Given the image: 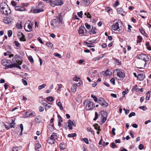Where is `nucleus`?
Wrapping results in <instances>:
<instances>
[{"label": "nucleus", "mask_w": 151, "mask_h": 151, "mask_svg": "<svg viewBox=\"0 0 151 151\" xmlns=\"http://www.w3.org/2000/svg\"><path fill=\"white\" fill-rule=\"evenodd\" d=\"M0 9L1 13L6 15L11 13V11L8 6L5 2H3L1 4Z\"/></svg>", "instance_id": "obj_1"}, {"label": "nucleus", "mask_w": 151, "mask_h": 151, "mask_svg": "<svg viewBox=\"0 0 151 151\" xmlns=\"http://www.w3.org/2000/svg\"><path fill=\"white\" fill-rule=\"evenodd\" d=\"M113 75L114 77L119 80V79L118 78H122L125 77L124 73L118 69H116L114 71Z\"/></svg>", "instance_id": "obj_2"}, {"label": "nucleus", "mask_w": 151, "mask_h": 151, "mask_svg": "<svg viewBox=\"0 0 151 151\" xmlns=\"http://www.w3.org/2000/svg\"><path fill=\"white\" fill-rule=\"evenodd\" d=\"M58 137L56 134L55 133L53 132L51 135L50 137H49L47 140V142L50 144H54L55 142V138L57 139Z\"/></svg>", "instance_id": "obj_3"}, {"label": "nucleus", "mask_w": 151, "mask_h": 151, "mask_svg": "<svg viewBox=\"0 0 151 151\" xmlns=\"http://www.w3.org/2000/svg\"><path fill=\"white\" fill-rule=\"evenodd\" d=\"M62 23V22L57 18L52 19L50 22L51 25L54 28L58 27Z\"/></svg>", "instance_id": "obj_4"}, {"label": "nucleus", "mask_w": 151, "mask_h": 151, "mask_svg": "<svg viewBox=\"0 0 151 151\" xmlns=\"http://www.w3.org/2000/svg\"><path fill=\"white\" fill-rule=\"evenodd\" d=\"M137 58L139 59H141L144 60L145 63H144V67H145L146 64V62L149 61V58L147 55L144 54H141L139 55Z\"/></svg>", "instance_id": "obj_5"}, {"label": "nucleus", "mask_w": 151, "mask_h": 151, "mask_svg": "<svg viewBox=\"0 0 151 151\" xmlns=\"http://www.w3.org/2000/svg\"><path fill=\"white\" fill-rule=\"evenodd\" d=\"M12 61L14 63H16L19 65H21L22 63L20 57L17 55H15L13 58Z\"/></svg>", "instance_id": "obj_6"}, {"label": "nucleus", "mask_w": 151, "mask_h": 151, "mask_svg": "<svg viewBox=\"0 0 151 151\" xmlns=\"http://www.w3.org/2000/svg\"><path fill=\"white\" fill-rule=\"evenodd\" d=\"M98 103L101 106L106 107L108 106L109 104L102 98H100L98 101Z\"/></svg>", "instance_id": "obj_7"}, {"label": "nucleus", "mask_w": 151, "mask_h": 151, "mask_svg": "<svg viewBox=\"0 0 151 151\" xmlns=\"http://www.w3.org/2000/svg\"><path fill=\"white\" fill-rule=\"evenodd\" d=\"M95 105L93 103L90 101H88L86 104V109L87 110H91L95 108Z\"/></svg>", "instance_id": "obj_8"}, {"label": "nucleus", "mask_w": 151, "mask_h": 151, "mask_svg": "<svg viewBox=\"0 0 151 151\" xmlns=\"http://www.w3.org/2000/svg\"><path fill=\"white\" fill-rule=\"evenodd\" d=\"M42 4H39L35 8H34L32 10L34 13H37L41 12H42L44 11V10L41 8H39V7L41 5H42Z\"/></svg>", "instance_id": "obj_9"}, {"label": "nucleus", "mask_w": 151, "mask_h": 151, "mask_svg": "<svg viewBox=\"0 0 151 151\" xmlns=\"http://www.w3.org/2000/svg\"><path fill=\"white\" fill-rule=\"evenodd\" d=\"M118 22L114 23L111 27V30L112 32L116 31H119V27Z\"/></svg>", "instance_id": "obj_10"}, {"label": "nucleus", "mask_w": 151, "mask_h": 151, "mask_svg": "<svg viewBox=\"0 0 151 151\" xmlns=\"http://www.w3.org/2000/svg\"><path fill=\"white\" fill-rule=\"evenodd\" d=\"M9 61V60H7L6 59H4L2 60L1 63L3 65L6 66V67L7 68H9V66L10 65H9L8 64Z\"/></svg>", "instance_id": "obj_11"}, {"label": "nucleus", "mask_w": 151, "mask_h": 151, "mask_svg": "<svg viewBox=\"0 0 151 151\" xmlns=\"http://www.w3.org/2000/svg\"><path fill=\"white\" fill-rule=\"evenodd\" d=\"M101 114L102 116L103 117L102 122V123H104L107 119V113L104 111H101Z\"/></svg>", "instance_id": "obj_12"}, {"label": "nucleus", "mask_w": 151, "mask_h": 151, "mask_svg": "<svg viewBox=\"0 0 151 151\" xmlns=\"http://www.w3.org/2000/svg\"><path fill=\"white\" fill-rule=\"evenodd\" d=\"M24 28L26 31L28 32H30L32 30V23H30L27 25V27L25 25Z\"/></svg>", "instance_id": "obj_13"}, {"label": "nucleus", "mask_w": 151, "mask_h": 151, "mask_svg": "<svg viewBox=\"0 0 151 151\" xmlns=\"http://www.w3.org/2000/svg\"><path fill=\"white\" fill-rule=\"evenodd\" d=\"M86 32V29L84 26H81L79 28L78 32L80 35H83Z\"/></svg>", "instance_id": "obj_14"}, {"label": "nucleus", "mask_w": 151, "mask_h": 151, "mask_svg": "<svg viewBox=\"0 0 151 151\" xmlns=\"http://www.w3.org/2000/svg\"><path fill=\"white\" fill-rule=\"evenodd\" d=\"M15 9L16 10L19 12H23L25 10V9L24 6H15Z\"/></svg>", "instance_id": "obj_15"}, {"label": "nucleus", "mask_w": 151, "mask_h": 151, "mask_svg": "<svg viewBox=\"0 0 151 151\" xmlns=\"http://www.w3.org/2000/svg\"><path fill=\"white\" fill-rule=\"evenodd\" d=\"M117 12L120 14L122 16H124L126 15V12L123 11V9L121 8H118L117 9Z\"/></svg>", "instance_id": "obj_16"}, {"label": "nucleus", "mask_w": 151, "mask_h": 151, "mask_svg": "<svg viewBox=\"0 0 151 151\" xmlns=\"http://www.w3.org/2000/svg\"><path fill=\"white\" fill-rule=\"evenodd\" d=\"M74 126L75 127L76 126V125L74 124L73 121H71L70 120H69L68 121V122L67 126L70 129L72 130L73 129L72 126Z\"/></svg>", "instance_id": "obj_17"}, {"label": "nucleus", "mask_w": 151, "mask_h": 151, "mask_svg": "<svg viewBox=\"0 0 151 151\" xmlns=\"http://www.w3.org/2000/svg\"><path fill=\"white\" fill-rule=\"evenodd\" d=\"M91 0H83L82 1L81 4L84 6H87L90 3Z\"/></svg>", "instance_id": "obj_18"}, {"label": "nucleus", "mask_w": 151, "mask_h": 151, "mask_svg": "<svg viewBox=\"0 0 151 151\" xmlns=\"http://www.w3.org/2000/svg\"><path fill=\"white\" fill-rule=\"evenodd\" d=\"M13 67L17 68L20 69H21V67L18 65L16 63L10 65V66L9 67V68H13Z\"/></svg>", "instance_id": "obj_19"}, {"label": "nucleus", "mask_w": 151, "mask_h": 151, "mask_svg": "<svg viewBox=\"0 0 151 151\" xmlns=\"http://www.w3.org/2000/svg\"><path fill=\"white\" fill-rule=\"evenodd\" d=\"M77 85L76 84H75L71 88V91L74 93L76 91Z\"/></svg>", "instance_id": "obj_20"}, {"label": "nucleus", "mask_w": 151, "mask_h": 151, "mask_svg": "<svg viewBox=\"0 0 151 151\" xmlns=\"http://www.w3.org/2000/svg\"><path fill=\"white\" fill-rule=\"evenodd\" d=\"M145 76L143 74H140L138 75L137 77V79L138 80L142 81L144 79Z\"/></svg>", "instance_id": "obj_21"}, {"label": "nucleus", "mask_w": 151, "mask_h": 151, "mask_svg": "<svg viewBox=\"0 0 151 151\" xmlns=\"http://www.w3.org/2000/svg\"><path fill=\"white\" fill-rule=\"evenodd\" d=\"M84 43L87 47H94L95 46V45L94 44H91L90 43H88V42L86 41L84 42Z\"/></svg>", "instance_id": "obj_22"}, {"label": "nucleus", "mask_w": 151, "mask_h": 151, "mask_svg": "<svg viewBox=\"0 0 151 151\" xmlns=\"http://www.w3.org/2000/svg\"><path fill=\"white\" fill-rule=\"evenodd\" d=\"M96 28L95 27H92V28L91 29V30L89 31V33L90 34L92 35L96 33L95 31Z\"/></svg>", "instance_id": "obj_23"}, {"label": "nucleus", "mask_w": 151, "mask_h": 151, "mask_svg": "<svg viewBox=\"0 0 151 151\" xmlns=\"http://www.w3.org/2000/svg\"><path fill=\"white\" fill-rule=\"evenodd\" d=\"M63 4V2L61 0H57L56 1L55 4L57 6L61 5Z\"/></svg>", "instance_id": "obj_24"}, {"label": "nucleus", "mask_w": 151, "mask_h": 151, "mask_svg": "<svg viewBox=\"0 0 151 151\" xmlns=\"http://www.w3.org/2000/svg\"><path fill=\"white\" fill-rule=\"evenodd\" d=\"M104 54H102L101 55H100L99 57L94 58L92 60L94 61H96L97 60H99L103 58L104 57Z\"/></svg>", "instance_id": "obj_25"}, {"label": "nucleus", "mask_w": 151, "mask_h": 151, "mask_svg": "<svg viewBox=\"0 0 151 151\" xmlns=\"http://www.w3.org/2000/svg\"><path fill=\"white\" fill-rule=\"evenodd\" d=\"M60 149L61 150H64L66 148V146L65 144L60 143L59 145Z\"/></svg>", "instance_id": "obj_26"}, {"label": "nucleus", "mask_w": 151, "mask_h": 151, "mask_svg": "<svg viewBox=\"0 0 151 151\" xmlns=\"http://www.w3.org/2000/svg\"><path fill=\"white\" fill-rule=\"evenodd\" d=\"M41 147V145L39 143V142L36 141V144L35 145V150H37V148L39 149Z\"/></svg>", "instance_id": "obj_27"}, {"label": "nucleus", "mask_w": 151, "mask_h": 151, "mask_svg": "<svg viewBox=\"0 0 151 151\" xmlns=\"http://www.w3.org/2000/svg\"><path fill=\"white\" fill-rule=\"evenodd\" d=\"M150 96V92L149 91H147L146 94V99L147 100H149Z\"/></svg>", "instance_id": "obj_28"}, {"label": "nucleus", "mask_w": 151, "mask_h": 151, "mask_svg": "<svg viewBox=\"0 0 151 151\" xmlns=\"http://www.w3.org/2000/svg\"><path fill=\"white\" fill-rule=\"evenodd\" d=\"M111 74L112 73L108 69L106 70L105 72V74L106 75V76H110L111 75Z\"/></svg>", "instance_id": "obj_29"}, {"label": "nucleus", "mask_w": 151, "mask_h": 151, "mask_svg": "<svg viewBox=\"0 0 151 151\" xmlns=\"http://www.w3.org/2000/svg\"><path fill=\"white\" fill-rule=\"evenodd\" d=\"M56 18L60 20L62 22V13H60L58 14V16H57Z\"/></svg>", "instance_id": "obj_30"}, {"label": "nucleus", "mask_w": 151, "mask_h": 151, "mask_svg": "<svg viewBox=\"0 0 151 151\" xmlns=\"http://www.w3.org/2000/svg\"><path fill=\"white\" fill-rule=\"evenodd\" d=\"M137 38L138 40L137 41V43H139L142 42V37L140 36H138L137 37Z\"/></svg>", "instance_id": "obj_31"}, {"label": "nucleus", "mask_w": 151, "mask_h": 151, "mask_svg": "<svg viewBox=\"0 0 151 151\" xmlns=\"http://www.w3.org/2000/svg\"><path fill=\"white\" fill-rule=\"evenodd\" d=\"M140 32L143 35L145 36V37H147L146 34V33L145 31L142 29V28H140L139 29Z\"/></svg>", "instance_id": "obj_32"}, {"label": "nucleus", "mask_w": 151, "mask_h": 151, "mask_svg": "<svg viewBox=\"0 0 151 151\" xmlns=\"http://www.w3.org/2000/svg\"><path fill=\"white\" fill-rule=\"evenodd\" d=\"M21 35H22V37L20 38V40L21 41H26V39L25 38L24 35L22 33H21Z\"/></svg>", "instance_id": "obj_33"}, {"label": "nucleus", "mask_w": 151, "mask_h": 151, "mask_svg": "<svg viewBox=\"0 0 151 151\" xmlns=\"http://www.w3.org/2000/svg\"><path fill=\"white\" fill-rule=\"evenodd\" d=\"M47 100L50 101H53L54 99L53 98L52 96H49L46 98Z\"/></svg>", "instance_id": "obj_34"}, {"label": "nucleus", "mask_w": 151, "mask_h": 151, "mask_svg": "<svg viewBox=\"0 0 151 151\" xmlns=\"http://www.w3.org/2000/svg\"><path fill=\"white\" fill-rule=\"evenodd\" d=\"M95 129L96 130H98L99 131H100L101 130V129H100V127H99L98 124H96L93 125Z\"/></svg>", "instance_id": "obj_35"}, {"label": "nucleus", "mask_w": 151, "mask_h": 151, "mask_svg": "<svg viewBox=\"0 0 151 151\" xmlns=\"http://www.w3.org/2000/svg\"><path fill=\"white\" fill-rule=\"evenodd\" d=\"M57 105L60 107V109L62 110L63 109V107L62 106L61 103L60 102H59L57 104Z\"/></svg>", "instance_id": "obj_36"}, {"label": "nucleus", "mask_w": 151, "mask_h": 151, "mask_svg": "<svg viewBox=\"0 0 151 151\" xmlns=\"http://www.w3.org/2000/svg\"><path fill=\"white\" fill-rule=\"evenodd\" d=\"M46 86V84L45 83H43L42 85L39 86H38V89L41 90L42 88H45Z\"/></svg>", "instance_id": "obj_37"}, {"label": "nucleus", "mask_w": 151, "mask_h": 151, "mask_svg": "<svg viewBox=\"0 0 151 151\" xmlns=\"http://www.w3.org/2000/svg\"><path fill=\"white\" fill-rule=\"evenodd\" d=\"M76 136V134L75 133H74L71 134H69L68 135V137H75Z\"/></svg>", "instance_id": "obj_38"}, {"label": "nucleus", "mask_w": 151, "mask_h": 151, "mask_svg": "<svg viewBox=\"0 0 151 151\" xmlns=\"http://www.w3.org/2000/svg\"><path fill=\"white\" fill-rule=\"evenodd\" d=\"M46 44V45L52 48L53 46V44L50 42H47Z\"/></svg>", "instance_id": "obj_39"}, {"label": "nucleus", "mask_w": 151, "mask_h": 151, "mask_svg": "<svg viewBox=\"0 0 151 151\" xmlns=\"http://www.w3.org/2000/svg\"><path fill=\"white\" fill-rule=\"evenodd\" d=\"M28 59L29 61L31 63H33L34 62V60L31 55H29L28 57Z\"/></svg>", "instance_id": "obj_40"}, {"label": "nucleus", "mask_w": 151, "mask_h": 151, "mask_svg": "<svg viewBox=\"0 0 151 151\" xmlns=\"http://www.w3.org/2000/svg\"><path fill=\"white\" fill-rule=\"evenodd\" d=\"M81 140L84 141L86 144H88L89 142L88 139L87 138H84L81 139Z\"/></svg>", "instance_id": "obj_41"}, {"label": "nucleus", "mask_w": 151, "mask_h": 151, "mask_svg": "<svg viewBox=\"0 0 151 151\" xmlns=\"http://www.w3.org/2000/svg\"><path fill=\"white\" fill-rule=\"evenodd\" d=\"M114 60L115 62V63L117 65H119L121 64V62H120L118 60L116 59H114Z\"/></svg>", "instance_id": "obj_42"}, {"label": "nucleus", "mask_w": 151, "mask_h": 151, "mask_svg": "<svg viewBox=\"0 0 151 151\" xmlns=\"http://www.w3.org/2000/svg\"><path fill=\"white\" fill-rule=\"evenodd\" d=\"M128 92V90L127 89H126L125 90L123 91L122 92V94L123 96H125Z\"/></svg>", "instance_id": "obj_43"}, {"label": "nucleus", "mask_w": 151, "mask_h": 151, "mask_svg": "<svg viewBox=\"0 0 151 151\" xmlns=\"http://www.w3.org/2000/svg\"><path fill=\"white\" fill-rule=\"evenodd\" d=\"M77 14L78 16H79V17L80 18H81L82 17V15H83V12L82 11H81L80 12H78L77 13Z\"/></svg>", "instance_id": "obj_44"}, {"label": "nucleus", "mask_w": 151, "mask_h": 151, "mask_svg": "<svg viewBox=\"0 0 151 151\" xmlns=\"http://www.w3.org/2000/svg\"><path fill=\"white\" fill-rule=\"evenodd\" d=\"M137 85H135L133 87L132 90L133 91V90H134L135 91H137L138 90L139 88H137Z\"/></svg>", "instance_id": "obj_45"}, {"label": "nucleus", "mask_w": 151, "mask_h": 151, "mask_svg": "<svg viewBox=\"0 0 151 151\" xmlns=\"http://www.w3.org/2000/svg\"><path fill=\"white\" fill-rule=\"evenodd\" d=\"M110 81L112 84L114 85L115 84V79L114 78H113L111 79Z\"/></svg>", "instance_id": "obj_46"}, {"label": "nucleus", "mask_w": 151, "mask_h": 151, "mask_svg": "<svg viewBox=\"0 0 151 151\" xmlns=\"http://www.w3.org/2000/svg\"><path fill=\"white\" fill-rule=\"evenodd\" d=\"M22 82L23 84L25 86H27V83L26 81L25 80L23 79H22Z\"/></svg>", "instance_id": "obj_47"}, {"label": "nucleus", "mask_w": 151, "mask_h": 151, "mask_svg": "<svg viewBox=\"0 0 151 151\" xmlns=\"http://www.w3.org/2000/svg\"><path fill=\"white\" fill-rule=\"evenodd\" d=\"M85 15L87 16V17L88 18H91V16L88 12H86L85 13Z\"/></svg>", "instance_id": "obj_48"}, {"label": "nucleus", "mask_w": 151, "mask_h": 151, "mask_svg": "<svg viewBox=\"0 0 151 151\" xmlns=\"http://www.w3.org/2000/svg\"><path fill=\"white\" fill-rule=\"evenodd\" d=\"M51 107V106L50 105H48L47 104L45 105V110H47L49 109Z\"/></svg>", "instance_id": "obj_49"}, {"label": "nucleus", "mask_w": 151, "mask_h": 151, "mask_svg": "<svg viewBox=\"0 0 151 151\" xmlns=\"http://www.w3.org/2000/svg\"><path fill=\"white\" fill-rule=\"evenodd\" d=\"M135 113L134 112H131L129 115V117H131L132 116H134L135 115Z\"/></svg>", "instance_id": "obj_50"}, {"label": "nucleus", "mask_w": 151, "mask_h": 151, "mask_svg": "<svg viewBox=\"0 0 151 151\" xmlns=\"http://www.w3.org/2000/svg\"><path fill=\"white\" fill-rule=\"evenodd\" d=\"M58 122H63V120L62 117L59 115H58Z\"/></svg>", "instance_id": "obj_51"}, {"label": "nucleus", "mask_w": 151, "mask_h": 151, "mask_svg": "<svg viewBox=\"0 0 151 151\" xmlns=\"http://www.w3.org/2000/svg\"><path fill=\"white\" fill-rule=\"evenodd\" d=\"M12 34V32L11 30H9L8 31V35L9 37L11 36Z\"/></svg>", "instance_id": "obj_52"}, {"label": "nucleus", "mask_w": 151, "mask_h": 151, "mask_svg": "<svg viewBox=\"0 0 151 151\" xmlns=\"http://www.w3.org/2000/svg\"><path fill=\"white\" fill-rule=\"evenodd\" d=\"M98 118V114L96 112H95V117L93 119L94 121H96Z\"/></svg>", "instance_id": "obj_53"}, {"label": "nucleus", "mask_w": 151, "mask_h": 151, "mask_svg": "<svg viewBox=\"0 0 151 151\" xmlns=\"http://www.w3.org/2000/svg\"><path fill=\"white\" fill-rule=\"evenodd\" d=\"M85 26H86V28L88 29H90L91 27L90 25L88 23H86L85 24Z\"/></svg>", "instance_id": "obj_54"}, {"label": "nucleus", "mask_w": 151, "mask_h": 151, "mask_svg": "<svg viewBox=\"0 0 151 151\" xmlns=\"http://www.w3.org/2000/svg\"><path fill=\"white\" fill-rule=\"evenodd\" d=\"M139 108L140 109H142L143 111H145L147 109V108L144 106H140Z\"/></svg>", "instance_id": "obj_55"}, {"label": "nucleus", "mask_w": 151, "mask_h": 151, "mask_svg": "<svg viewBox=\"0 0 151 151\" xmlns=\"http://www.w3.org/2000/svg\"><path fill=\"white\" fill-rule=\"evenodd\" d=\"M54 55L56 56V57H58L59 58H61V55L60 54H58V53H55L54 54Z\"/></svg>", "instance_id": "obj_56"}, {"label": "nucleus", "mask_w": 151, "mask_h": 151, "mask_svg": "<svg viewBox=\"0 0 151 151\" xmlns=\"http://www.w3.org/2000/svg\"><path fill=\"white\" fill-rule=\"evenodd\" d=\"M4 22L6 24H9L11 23L10 21H9L7 19H5L4 20Z\"/></svg>", "instance_id": "obj_57"}, {"label": "nucleus", "mask_w": 151, "mask_h": 151, "mask_svg": "<svg viewBox=\"0 0 151 151\" xmlns=\"http://www.w3.org/2000/svg\"><path fill=\"white\" fill-rule=\"evenodd\" d=\"M16 27L18 29H21L22 28V25L20 24L17 23L16 25Z\"/></svg>", "instance_id": "obj_58"}, {"label": "nucleus", "mask_w": 151, "mask_h": 151, "mask_svg": "<svg viewBox=\"0 0 151 151\" xmlns=\"http://www.w3.org/2000/svg\"><path fill=\"white\" fill-rule=\"evenodd\" d=\"M15 45L17 46V47H19V43L18 41H15L14 42Z\"/></svg>", "instance_id": "obj_59"}, {"label": "nucleus", "mask_w": 151, "mask_h": 151, "mask_svg": "<svg viewBox=\"0 0 151 151\" xmlns=\"http://www.w3.org/2000/svg\"><path fill=\"white\" fill-rule=\"evenodd\" d=\"M144 147L143 145L142 144H140L139 146V148L140 150H142Z\"/></svg>", "instance_id": "obj_60"}, {"label": "nucleus", "mask_w": 151, "mask_h": 151, "mask_svg": "<svg viewBox=\"0 0 151 151\" xmlns=\"http://www.w3.org/2000/svg\"><path fill=\"white\" fill-rule=\"evenodd\" d=\"M79 79V78H77V77H76V76H75L73 78V80L74 81H78Z\"/></svg>", "instance_id": "obj_61"}, {"label": "nucleus", "mask_w": 151, "mask_h": 151, "mask_svg": "<svg viewBox=\"0 0 151 151\" xmlns=\"http://www.w3.org/2000/svg\"><path fill=\"white\" fill-rule=\"evenodd\" d=\"M115 128H113L112 129V130L111 132H112V134L114 135H115V134H116L115 133Z\"/></svg>", "instance_id": "obj_62"}, {"label": "nucleus", "mask_w": 151, "mask_h": 151, "mask_svg": "<svg viewBox=\"0 0 151 151\" xmlns=\"http://www.w3.org/2000/svg\"><path fill=\"white\" fill-rule=\"evenodd\" d=\"M87 129L88 130L91 132L92 133H93L94 132V131L92 130V129L91 127H88L87 128Z\"/></svg>", "instance_id": "obj_63"}, {"label": "nucleus", "mask_w": 151, "mask_h": 151, "mask_svg": "<svg viewBox=\"0 0 151 151\" xmlns=\"http://www.w3.org/2000/svg\"><path fill=\"white\" fill-rule=\"evenodd\" d=\"M35 122L36 123L38 124L40 122V119H39L36 118L35 119Z\"/></svg>", "instance_id": "obj_64"}]
</instances>
